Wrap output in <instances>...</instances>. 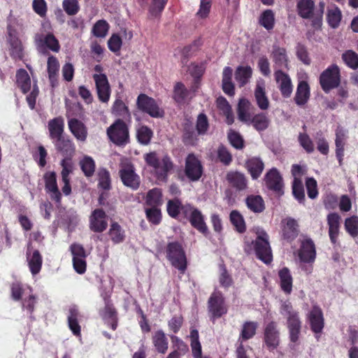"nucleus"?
I'll return each instance as SVG.
<instances>
[{"label":"nucleus","mask_w":358,"mask_h":358,"mask_svg":"<svg viewBox=\"0 0 358 358\" xmlns=\"http://www.w3.org/2000/svg\"><path fill=\"white\" fill-rule=\"evenodd\" d=\"M257 238L252 242H245L244 250L250 255L255 252L257 257L265 264H270L273 260L271 248L268 242V235L262 229L257 231Z\"/></svg>","instance_id":"obj_1"},{"label":"nucleus","mask_w":358,"mask_h":358,"mask_svg":"<svg viewBox=\"0 0 358 358\" xmlns=\"http://www.w3.org/2000/svg\"><path fill=\"white\" fill-rule=\"evenodd\" d=\"M280 313L286 318L290 341L292 343H296L299 339L302 327L299 313L294 309L291 302L289 301L281 303Z\"/></svg>","instance_id":"obj_2"},{"label":"nucleus","mask_w":358,"mask_h":358,"mask_svg":"<svg viewBox=\"0 0 358 358\" xmlns=\"http://www.w3.org/2000/svg\"><path fill=\"white\" fill-rule=\"evenodd\" d=\"M34 41L38 50L42 53L45 52L47 49L56 52L60 49L59 41L52 34L51 25L48 22L42 24V29L35 35Z\"/></svg>","instance_id":"obj_3"},{"label":"nucleus","mask_w":358,"mask_h":358,"mask_svg":"<svg viewBox=\"0 0 358 358\" xmlns=\"http://www.w3.org/2000/svg\"><path fill=\"white\" fill-rule=\"evenodd\" d=\"M166 252L171 265L183 274L187 268V258L182 245L178 242L169 243Z\"/></svg>","instance_id":"obj_4"},{"label":"nucleus","mask_w":358,"mask_h":358,"mask_svg":"<svg viewBox=\"0 0 358 358\" xmlns=\"http://www.w3.org/2000/svg\"><path fill=\"white\" fill-rule=\"evenodd\" d=\"M144 159L146 164L154 169L157 178L160 180H164L173 166L170 157L164 156L162 160H159L156 152H154L146 154Z\"/></svg>","instance_id":"obj_5"},{"label":"nucleus","mask_w":358,"mask_h":358,"mask_svg":"<svg viewBox=\"0 0 358 358\" xmlns=\"http://www.w3.org/2000/svg\"><path fill=\"white\" fill-rule=\"evenodd\" d=\"M340 83V69L336 64H331L320 74V84L326 93L338 87Z\"/></svg>","instance_id":"obj_6"},{"label":"nucleus","mask_w":358,"mask_h":358,"mask_svg":"<svg viewBox=\"0 0 358 358\" xmlns=\"http://www.w3.org/2000/svg\"><path fill=\"white\" fill-rule=\"evenodd\" d=\"M182 213L188 219L191 225L204 235L208 233V227L202 213L196 208L189 204L182 207Z\"/></svg>","instance_id":"obj_7"},{"label":"nucleus","mask_w":358,"mask_h":358,"mask_svg":"<svg viewBox=\"0 0 358 358\" xmlns=\"http://www.w3.org/2000/svg\"><path fill=\"white\" fill-rule=\"evenodd\" d=\"M107 134L110 141L117 145H124L129 143V129L121 120H117L108 128Z\"/></svg>","instance_id":"obj_8"},{"label":"nucleus","mask_w":358,"mask_h":358,"mask_svg":"<svg viewBox=\"0 0 358 358\" xmlns=\"http://www.w3.org/2000/svg\"><path fill=\"white\" fill-rule=\"evenodd\" d=\"M136 106L139 110L148 113L152 117H162L164 115V110L157 102L145 94H140L138 96Z\"/></svg>","instance_id":"obj_9"},{"label":"nucleus","mask_w":358,"mask_h":358,"mask_svg":"<svg viewBox=\"0 0 358 358\" xmlns=\"http://www.w3.org/2000/svg\"><path fill=\"white\" fill-rule=\"evenodd\" d=\"M208 308L210 319L213 322L216 319L221 317L227 313V306L220 292L215 291L210 295L208 301Z\"/></svg>","instance_id":"obj_10"},{"label":"nucleus","mask_w":358,"mask_h":358,"mask_svg":"<svg viewBox=\"0 0 358 358\" xmlns=\"http://www.w3.org/2000/svg\"><path fill=\"white\" fill-rule=\"evenodd\" d=\"M280 341L278 324L275 322L271 321L265 325L264 329V343L269 351H273L280 345Z\"/></svg>","instance_id":"obj_11"},{"label":"nucleus","mask_w":358,"mask_h":358,"mask_svg":"<svg viewBox=\"0 0 358 358\" xmlns=\"http://www.w3.org/2000/svg\"><path fill=\"white\" fill-rule=\"evenodd\" d=\"M70 250L73 256V266L75 271L79 274H83L86 271V252L82 245L73 243Z\"/></svg>","instance_id":"obj_12"},{"label":"nucleus","mask_w":358,"mask_h":358,"mask_svg":"<svg viewBox=\"0 0 358 358\" xmlns=\"http://www.w3.org/2000/svg\"><path fill=\"white\" fill-rule=\"evenodd\" d=\"M45 189L50 194V199L59 204L62 199V194L59 190L57 183V176L55 171H48L44 174Z\"/></svg>","instance_id":"obj_13"},{"label":"nucleus","mask_w":358,"mask_h":358,"mask_svg":"<svg viewBox=\"0 0 358 358\" xmlns=\"http://www.w3.org/2000/svg\"><path fill=\"white\" fill-rule=\"evenodd\" d=\"M96 93L100 101L108 103L110 96V87L106 74H94Z\"/></svg>","instance_id":"obj_14"},{"label":"nucleus","mask_w":358,"mask_h":358,"mask_svg":"<svg viewBox=\"0 0 358 358\" xmlns=\"http://www.w3.org/2000/svg\"><path fill=\"white\" fill-rule=\"evenodd\" d=\"M120 176L123 184L133 189H137L140 185V178L135 173L134 166L128 164L120 169Z\"/></svg>","instance_id":"obj_15"},{"label":"nucleus","mask_w":358,"mask_h":358,"mask_svg":"<svg viewBox=\"0 0 358 358\" xmlns=\"http://www.w3.org/2000/svg\"><path fill=\"white\" fill-rule=\"evenodd\" d=\"M202 172L200 161L194 155H188L185 162V173L187 178L192 181H196L201 177Z\"/></svg>","instance_id":"obj_16"},{"label":"nucleus","mask_w":358,"mask_h":358,"mask_svg":"<svg viewBox=\"0 0 358 358\" xmlns=\"http://www.w3.org/2000/svg\"><path fill=\"white\" fill-rule=\"evenodd\" d=\"M307 320L311 330L315 334H320L324 326V320L322 309L314 306L307 314Z\"/></svg>","instance_id":"obj_17"},{"label":"nucleus","mask_w":358,"mask_h":358,"mask_svg":"<svg viewBox=\"0 0 358 358\" xmlns=\"http://www.w3.org/2000/svg\"><path fill=\"white\" fill-rule=\"evenodd\" d=\"M274 78L282 96L288 98L291 96L293 86L290 77L280 69L274 72Z\"/></svg>","instance_id":"obj_18"},{"label":"nucleus","mask_w":358,"mask_h":358,"mask_svg":"<svg viewBox=\"0 0 358 358\" xmlns=\"http://www.w3.org/2000/svg\"><path fill=\"white\" fill-rule=\"evenodd\" d=\"M90 229L94 231L101 233L105 231L108 227L106 214L102 209H95L90 216Z\"/></svg>","instance_id":"obj_19"},{"label":"nucleus","mask_w":358,"mask_h":358,"mask_svg":"<svg viewBox=\"0 0 358 358\" xmlns=\"http://www.w3.org/2000/svg\"><path fill=\"white\" fill-rule=\"evenodd\" d=\"M271 57L273 62L275 71L289 69V58L287 51L284 48L273 46Z\"/></svg>","instance_id":"obj_20"},{"label":"nucleus","mask_w":358,"mask_h":358,"mask_svg":"<svg viewBox=\"0 0 358 358\" xmlns=\"http://www.w3.org/2000/svg\"><path fill=\"white\" fill-rule=\"evenodd\" d=\"M299 257L300 260L304 263L314 262L316 257V250L312 239L306 238L301 241Z\"/></svg>","instance_id":"obj_21"},{"label":"nucleus","mask_w":358,"mask_h":358,"mask_svg":"<svg viewBox=\"0 0 358 358\" xmlns=\"http://www.w3.org/2000/svg\"><path fill=\"white\" fill-rule=\"evenodd\" d=\"M68 120V127L77 141L80 142H85L88 131L86 125L80 120L76 118H69V115H66Z\"/></svg>","instance_id":"obj_22"},{"label":"nucleus","mask_w":358,"mask_h":358,"mask_svg":"<svg viewBox=\"0 0 358 358\" xmlns=\"http://www.w3.org/2000/svg\"><path fill=\"white\" fill-rule=\"evenodd\" d=\"M60 165L62 168L61 172L62 180L64 183L62 190L64 195L68 196L71 193L69 175L72 173L73 171V165L70 158H64L61 161Z\"/></svg>","instance_id":"obj_23"},{"label":"nucleus","mask_w":358,"mask_h":358,"mask_svg":"<svg viewBox=\"0 0 358 358\" xmlns=\"http://www.w3.org/2000/svg\"><path fill=\"white\" fill-rule=\"evenodd\" d=\"M104 301L105 307L100 311L101 317L106 324L110 326L113 330H115L118 321L117 313L111 301L107 297H104Z\"/></svg>","instance_id":"obj_24"},{"label":"nucleus","mask_w":358,"mask_h":358,"mask_svg":"<svg viewBox=\"0 0 358 358\" xmlns=\"http://www.w3.org/2000/svg\"><path fill=\"white\" fill-rule=\"evenodd\" d=\"M264 180L266 185L268 189L278 194L283 193L282 178L276 169L273 168L269 170L264 177Z\"/></svg>","instance_id":"obj_25"},{"label":"nucleus","mask_w":358,"mask_h":358,"mask_svg":"<svg viewBox=\"0 0 358 358\" xmlns=\"http://www.w3.org/2000/svg\"><path fill=\"white\" fill-rule=\"evenodd\" d=\"M255 108L248 99L242 98L239 100L237 108L238 118L242 122L250 124L253 117Z\"/></svg>","instance_id":"obj_26"},{"label":"nucleus","mask_w":358,"mask_h":358,"mask_svg":"<svg viewBox=\"0 0 358 358\" xmlns=\"http://www.w3.org/2000/svg\"><path fill=\"white\" fill-rule=\"evenodd\" d=\"M56 150L59 152L64 158H70L73 156L76 148L73 142L68 137L62 136L54 141Z\"/></svg>","instance_id":"obj_27"},{"label":"nucleus","mask_w":358,"mask_h":358,"mask_svg":"<svg viewBox=\"0 0 358 358\" xmlns=\"http://www.w3.org/2000/svg\"><path fill=\"white\" fill-rule=\"evenodd\" d=\"M254 95L256 103L262 110H266L269 108V100L266 96L264 80L257 82Z\"/></svg>","instance_id":"obj_28"},{"label":"nucleus","mask_w":358,"mask_h":358,"mask_svg":"<svg viewBox=\"0 0 358 358\" xmlns=\"http://www.w3.org/2000/svg\"><path fill=\"white\" fill-rule=\"evenodd\" d=\"M50 138L54 141L63 136L64 131V120L59 116L50 120L48 124Z\"/></svg>","instance_id":"obj_29"},{"label":"nucleus","mask_w":358,"mask_h":358,"mask_svg":"<svg viewBox=\"0 0 358 358\" xmlns=\"http://www.w3.org/2000/svg\"><path fill=\"white\" fill-rule=\"evenodd\" d=\"M172 97L178 104L182 105L190 100L192 95L182 83L177 82L173 86Z\"/></svg>","instance_id":"obj_30"},{"label":"nucleus","mask_w":358,"mask_h":358,"mask_svg":"<svg viewBox=\"0 0 358 358\" xmlns=\"http://www.w3.org/2000/svg\"><path fill=\"white\" fill-rule=\"evenodd\" d=\"M315 2L313 0H298L296 12L303 19L313 20L315 15Z\"/></svg>","instance_id":"obj_31"},{"label":"nucleus","mask_w":358,"mask_h":358,"mask_svg":"<svg viewBox=\"0 0 358 358\" xmlns=\"http://www.w3.org/2000/svg\"><path fill=\"white\" fill-rule=\"evenodd\" d=\"M327 220L329 238L333 244H336L339 234L341 217L338 213H331L327 215Z\"/></svg>","instance_id":"obj_32"},{"label":"nucleus","mask_w":358,"mask_h":358,"mask_svg":"<svg viewBox=\"0 0 358 358\" xmlns=\"http://www.w3.org/2000/svg\"><path fill=\"white\" fill-rule=\"evenodd\" d=\"M282 236L287 241L294 240L299 234L297 222L292 218H287L282 222Z\"/></svg>","instance_id":"obj_33"},{"label":"nucleus","mask_w":358,"mask_h":358,"mask_svg":"<svg viewBox=\"0 0 358 358\" xmlns=\"http://www.w3.org/2000/svg\"><path fill=\"white\" fill-rule=\"evenodd\" d=\"M246 169L252 179H257L262 174L264 164L261 158L253 157L248 159L245 163Z\"/></svg>","instance_id":"obj_34"},{"label":"nucleus","mask_w":358,"mask_h":358,"mask_svg":"<svg viewBox=\"0 0 358 358\" xmlns=\"http://www.w3.org/2000/svg\"><path fill=\"white\" fill-rule=\"evenodd\" d=\"M347 138V132L342 127H338L336 130V155L338 159L339 164L341 165L344 155V146Z\"/></svg>","instance_id":"obj_35"},{"label":"nucleus","mask_w":358,"mask_h":358,"mask_svg":"<svg viewBox=\"0 0 358 358\" xmlns=\"http://www.w3.org/2000/svg\"><path fill=\"white\" fill-rule=\"evenodd\" d=\"M152 344L159 353L165 354L169 348V341L162 330L155 331L152 336Z\"/></svg>","instance_id":"obj_36"},{"label":"nucleus","mask_w":358,"mask_h":358,"mask_svg":"<svg viewBox=\"0 0 358 358\" xmlns=\"http://www.w3.org/2000/svg\"><path fill=\"white\" fill-rule=\"evenodd\" d=\"M229 184L238 191H242L247 187V179L243 173L240 172H229L226 176Z\"/></svg>","instance_id":"obj_37"},{"label":"nucleus","mask_w":358,"mask_h":358,"mask_svg":"<svg viewBox=\"0 0 358 358\" xmlns=\"http://www.w3.org/2000/svg\"><path fill=\"white\" fill-rule=\"evenodd\" d=\"M80 313L76 306H71L69 310L68 324L72 333L77 336H80V326L78 323Z\"/></svg>","instance_id":"obj_38"},{"label":"nucleus","mask_w":358,"mask_h":358,"mask_svg":"<svg viewBox=\"0 0 358 358\" xmlns=\"http://www.w3.org/2000/svg\"><path fill=\"white\" fill-rule=\"evenodd\" d=\"M110 239L114 244L122 243L125 239V231L116 222H112L108 231Z\"/></svg>","instance_id":"obj_39"},{"label":"nucleus","mask_w":358,"mask_h":358,"mask_svg":"<svg viewBox=\"0 0 358 358\" xmlns=\"http://www.w3.org/2000/svg\"><path fill=\"white\" fill-rule=\"evenodd\" d=\"M310 88L306 81H301L296 89L294 100L298 106H303L309 99Z\"/></svg>","instance_id":"obj_40"},{"label":"nucleus","mask_w":358,"mask_h":358,"mask_svg":"<svg viewBox=\"0 0 358 358\" xmlns=\"http://www.w3.org/2000/svg\"><path fill=\"white\" fill-rule=\"evenodd\" d=\"M27 258L29 269L33 275L38 273L42 266V257L38 250H34L31 254L27 253Z\"/></svg>","instance_id":"obj_41"},{"label":"nucleus","mask_w":358,"mask_h":358,"mask_svg":"<svg viewBox=\"0 0 358 358\" xmlns=\"http://www.w3.org/2000/svg\"><path fill=\"white\" fill-rule=\"evenodd\" d=\"M278 275L282 290L289 294L292 290V277L289 270L286 267L282 268L279 271Z\"/></svg>","instance_id":"obj_42"},{"label":"nucleus","mask_w":358,"mask_h":358,"mask_svg":"<svg viewBox=\"0 0 358 358\" xmlns=\"http://www.w3.org/2000/svg\"><path fill=\"white\" fill-rule=\"evenodd\" d=\"M59 69V64L58 59L54 56L49 57L48 59V72L49 80L53 87L57 85Z\"/></svg>","instance_id":"obj_43"},{"label":"nucleus","mask_w":358,"mask_h":358,"mask_svg":"<svg viewBox=\"0 0 358 358\" xmlns=\"http://www.w3.org/2000/svg\"><path fill=\"white\" fill-rule=\"evenodd\" d=\"M232 69L229 66H226L222 73V90L225 94L229 96H234V85L231 82Z\"/></svg>","instance_id":"obj_44"},{"label":"nucleus","mask_w":358,"mask_h":358,"mask_svg":"<svg viewBox=\"0 0 358 358\" xmlns=\"http://www.w3.org/2000/svg\"><path fill=\"white\" fill-rule=\"evenodd\" d=\"M327 22L332 28H336L339 26L342 14L341 10L335 5H332L327 10Z\"/></svg>","instance_id":"obj_45"},{"label":"nucleus","mask_w":358,"mask_h":358,"mask_svg":"<svg viewBox=\"0 0 358 358\" xmlns=\"http://www.w3.org/2000/svg\"><path fill=\"white\" fill-rule=\"evenodd\" d=\"M17 85L23 93H27L31 87V80L26 70L19 69L16 73Z\"/></svg>","instance_id":"obj_46"},{"label":"nucleus","mask_w":358,"mask_h":358,"mask_svg":"<svg viewBox=\"0 0 358 358\" xmlns=\"http://www.w3.org/2000/svg\"><path fill=\"white\" fill-rule=\"evenodd\" d=\"M248 208L254 213H261L264 210V202L259 195H250L245 199Z\"/></svg>","instance_id":"obj_47"},{"label":"nucleus","mask_w":358,"mask_h":358,"mask_svg":"<svg viewBox=\"0 0 358 358\" xmlns=\"http://www.w3.org/2000/svg\"><path fill=\"white\" fill-rule=\"evenodd\" d=\"M270 120L264 113L256 114L250 120V124L259 131H264L268 127Z\"/></svg>","instance_id":"obj_48"},{"label":"nucleus","mask_w":358,"mask_h":358,"mask_svg":"<svg viewBox=\"0 0 358 358\" xmlns=\"http://www.w3.org/2000/svg\"><path fill=\"white\" fill-rule=\"evenodd\" d=\"M10 57L14 59L21 60L24 57L23 46L20 38L8 41Z\"/></svg>","instance_id":"obj_49"},{"label":"nucleus","mask_w":358,"mask_h":358,"mask_svg":"<svg viewBox=\"0 0 358 358\" xmlns=\"http://www.w3.org/2000/svg\"><path fill=\"white\" fill-rule=\"evenodd\" d=\"M252 69L250 66H238L235 73V79L239 83L240 86L245 85L252 76Z\"/></svg>","instance_id":"obj_50"},{"label":"nucleus","mask_w":358,"mask_h":358,"mask_svg":"<svg viewBox=\"0 0 358 358\" xmlns=\"http://www.w3.org/2000/svg\"><path fill=\"white\" fill-rule=\"evenodd\" d=\"M257 327L258 324L256 322H245L243 324L239 340L247 341L252 338L256 334Z\"/></svg>","instance_id":"obj_51"},{"label":"nucleus","mask_w":358,"mask_h":358,"mask_svg":"<svg viewBox=\"0 0 358 358\" xmlns=\"http://www.w3.org/2000/svg\"><path fill=\"white\" fill-rule=\"evenodd\" d=\"M230 221L239 233H243L246 229L245 220L238 210H232L230 213Z\"/></svg>","instance_id":"obj_52"},{"label":"nucleus","mask_w":358,"mask_h":358,"mask_svg":"<svg viewBox=\"0 0 358 358\" xmlns=\"http://www.w3.org/2000/svg\"><path fill=\"white\" fill-rule=\"evenodd\" d=\"M259 24L267 30L272 29L275 24V16L273 10L268 9L264 11L260 15Z\"/></svg>","instance_id":"obj_53"},{"label":"nucleus","mask_w":358,"mask_h":358,"mask_svg":"<svg viewBox=\"0 0 358 358\" xmlns=\"http://www.w3.org/2000/svg\"><path fill=\"white\" fill-rule=\"evenodd\" d=\"M342 59L350 69L354 70L358 69V54L355 51L351 50L345 51L342 54Z\"/></svg>","instance_id":"obj_54"},{"label":"nucleus","mask_w":358,"mask_h":358,"mask_svg":"<svg viewBox=\"0 0 358 358\" xmlns=\"http://www.w3.org/2000/svg\"><path fill=\"white\" fill-rule=\"evenodd\" d=\"M162 203V192L159 189L154 188L150 190L146 196V203L150 206L157 207Z\"/></svg>","instance_id":"obj_55"},{"label":"nucleus","mask_w":358,"mask_h":358,"mask_svg":"<svg viewBox=\"0 0 358 358\" xmlns=\"http://www.w3.org/2000/svg\"><path fill=\"white\" fill-rule=\"evenodd\" d=\"M108 29V23L105 20H99L94 24L92 32L96 37L104 38L107 35Z\"/></svg>","instance_id":"obj_56"},{"label":"nucleus","mask_w":358,"mask_h":358,"mask_svg":"<svg viewBox=\"0 0 358 358\" xmlns=\"http://www.w3.org/2000/svg\"><path fill=\"white\" fill-rule=\"evenodd\" d=\"M80 166L85 176L90 177L94 174L95 162L92 157L85 156L80 160Z\"/></svg>","instance_id":"obj_57"},{"label":"nucleus","mask_w":358,"mask_h":358,"mask_svg":"<svg viewBox=\"0 0 358 358\" xmlns=\"http://www.w3.org/2000/svg\"><path fill=\"white\" fill-rule=\"evenodd\" d=\"M113 113L123 118H129L130 113L127 106L121 99H116L113 106Z\"/></svg>","instance_id":"obj_58"},{"label":"nucleus","mask_w":358,"mask_h":358,"mask_svg":"<svg viewBox=\"0 0 358 358\" xmlns=\"http://www.w3.org/2000/svg\"><path fill=\"white\" fill-rule=\"evenodd\" d=\"M317 144V149L322 155H327L329 152V143L327 141L322 131H319L316 132L314 136Z\"/></svg>","instance_id":"obj_59"},{"label":"nucleus","mask_w":358,"mask_h":358,"mask_svg":"<svg viewBox=\"0 0 358 358\" xmlns=\"http://www.w3.org/2000/svg\"><path fill=\"white\" fill-rule=\"evenodd\" d=\"M99 187L103 189L110 188V175L106 169H99L98 171Z\"/></svg>","instance_id":"obj_60"},{"label":"nucleus","mask_w":358,"mask_h":358,"mask_svg":"<svg viewBox=\"0 0 358 358\" xmlns=\"http://www.w3.org/2000/svg\"><path fill=\"white\" fill-rule=\"evenodd\" d=\"M27 296H24L22 299V308L27 310L30 314H31L34 310V306L36 303V298L32 294V290L31 288L27 287Z\"/></svg>","instance_id":"obj_61"},{"label":"nucleus","mask_w":358,"mask_h":358,"mask_svg":"<svg viewBox=\"0 0 358 358\" xmlns=\"http://www.w3.org/2000/svg\"><path fill=\"white\" fill-rule=\"evenodd\" d=\"M298 141L300 145L306 150V152L312 153L314 152V143L306 133H299Z\"/></svg>","instance_id":"obj_62"},{"label":"nucleus","mask_w":358,"mask_h":358,"mask_svg":"<svg viewBox=\"0 0 358 358\" xmlns=\"http://www.w3.org/2000/svg\"><path fill=\"white\" fill-rule=\"evenodd\" d=\"M345 228L347 232L352 237L358 235V217L352 216L345 221Z\"/></svg>","instance_id":"obj_63"},{"label":"nucleus","mask_w":358,"mask_h":358,"mask_svg":"<svg viewBox=\"0 0 358 358\" xmlns=\"http://www.w3.org/2000/svg\"><path fill=\"white\" fill-rule=\"evenodd\" d=\"M152 136V130L146 126H142L137 130V138L139 143L147 145Z\"/></svg>","instance_id":"obj_64"}]
</instances>
